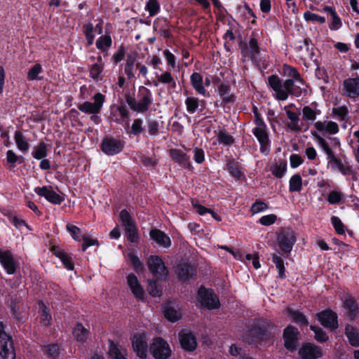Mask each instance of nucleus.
<instances>
[{"label":"nucleus","instance_id":"1","mask_svg":"<svg viewBox=\"0 0 359 359\" xmlns=\"http://www.w3.org/2000/svg\"><path fill=\"white\" fill-rule=\"evenodd\" d=\"M268 84L276 93L278 100H286L289 94L295 97H299L302 94V86L294 84V80L286 79L283 83L278 75L269 76Z\"/></svg>","mask_w":359,"mask_h":359},{"label":"nucleus","instance_id":"2","mask_svg":"<svg viewBox=\"0 0 359 359\" xmlns=\"http://www.w3.org/2000/svg\"><path fill=\"white\" fill-rule=\"evenodd\" d=\"M273 326L266 319H260L248 330L243 337V341L250 345L265 344V341L271 337Z\"/></svg>","mask_w":359,"mask_h":359},{"label":"nucleus","instance_id":"3","mask_svg":"<svg viewBox=\"0 0 359 359\" xmlns=\"http://www.w3.org/2000/svg\"><path fill=\"white\" fill-rule=\"evenodd\" d=\"M149 270L152 273L155 280H154V290L152 292H162L158 288V282H166L168 278V270L162 259L157 255H151L147 260Z\"/></svg>","mask_w":359,"mask_h":359},{"label":"nucleus","instance_id":"4","mask_svg":"<svg viewBox=\"0 0 359 359\" xmlns=\"http://www.w3.org/2000/svg\"><path fill=\"white\" fill-rule=\"evenodd\" d=\"M256 35L257 32L253 31L248 41H241L239 43L242 57L244 60H250L253 62H257V58L261 52V48Z\"/></svg>","mask_w":359,"mask_h":359},{"label":"nucleus","instance_id":"5","mask_svg":"<svg viewBox=\"0 0 359 359\" xmlns=\"http://www.w3.org/2000/svg\"><path fill=\"white\" fill-rule=\"evenodd\" d=\"M259 123L252 129V134L255 136L260 144L261 153L268 155L270 152L271 141L269 137L268 128L264 121H259Z\"/></svg>","mask_w":359,"mask_h":359},{"label":"nucleus","instance_id":"6","mask_svg":"<svg viewBox=\"0 0 359 359\" xmlns=\"http://www.w3.org/2000/svg\"><path fill=\"white\" fill-rule=\"evenodd\" d=\"M175 273L179 281L187 283L196 278L197 266L189 262H181L175 266Z\"/></svg>","mask_w":359,"mask_h":359},{"label":"nucleus","instance_id":"7","mask_svg":"<svg viewBox=\"0 0 359 359\" xmlns=\"http://www.w3.org/2000/svg\"><path fill=\"white\" fill-rule=\"evenodd\" d=\"M0 355L4 359H15L13 341L5 332L3 323H0Z\"/></svg>","mask_w":359,"mask_h":359},{"label":"nucleus","instance_id":"8","mask_svg":"<svg viewBox=\"0 0 359 359\" xmlns=\"http://www.w3.org/2000/svg\"><path fill=\"white\" fill-rule=\"evenodd\" d=\"M119 216L128 240L131 243H137L138 241L137 229L130 214L127 210L123 209L120 212Z\"/></svg>","mask_w":359,"mask_h":359},{"label":"nucleus","instance_id":"9","mask_svg":"<svg viewBox=\"0 0 359 359\" xmlns=\"http://www.w3.org/2000/svg\"><path fill=\"white\" fill-rule=\"evenodd\" d=\"M150 352L155 359H167L171 354V349L166 341L156 337L150 345Z\"/></svg>","mask_w":359,"mask_h":359},{"label":"nucleus","instance_id":"10","mask_svg":"<svg viewBox=\"0 0 359 359\" xmlns=\"http://www.w3.org/2000/svg\"><path fill=\"white\" fill-rule=\"evenodd\" d=\"M93 102L86 101L78 105V109L85 114H98L105 102V96L97 93L93 96Z\"/></svg>","mask_w":359,"mask_h":359},{"label":"nucleus","instance_id":"11","mask_svg":"<svg viewBox=\"0 0 359 359\" xmlns=\"http://www.w3.org/2000/svg\"><path fill=\"white\" fill-rule=\"evenodd\" d=\"M278 243L280 249L285 253H290L296 242L294 232L287 228L282 229L278 233Z\"/></svg>","mask_w":359,"mask_h":359},{"label":"nucleus","instance_id":"12","mask_svg":"<svg viewBox=\"0 0 359 359\" xmlns=\"http://www.w3.org/2000/svg\"><path fill=\"white\" fill-rule=\"evenodd\" d=\"M0 264L6 273L9 275L15 273L19 268V262L10 250L0 249Z\"/></svg>","mask_w":359,"mask_h":359},{"label":"nucleus","instance_id":"13","mask_svg":"<svg viewBox=\"0 0 359 359\" xmlns=\"http://www.w3.org/2000/svg\"><path fill=\"white\" fill-rule=\"evenodd\" d=\"M137 99L139 101L137 102V112L144 113L153 103L152 93L149 88L141 86L138 88Z\"/></svg>","mask_w":359,"mask_h":359},{"label":"nucleus","instance_id":"14","mask_svg":"<svg viewBox=\"0 0 359 359\" xmlns=\"http://www.w3.org/2000/svg\"><path fill=\"white\" fill-rule=\"evenodd\" d=\"M148 339L144 332L137 333L132 338L133 351L141 359L147 357Z\"/></svg>","mask_w":359,"mask_h":359},{"label":"nucleus","instance_id":"15","mask_svg":"<svg viewBox=\"0 0 359 359\" xmlns=\"http://www.w3.org/2000/svg\"><path fill=\"white\" fill-rule=\"evenodd\" d=\"M34 192L37 195L44 197L48 202L55 205H60L65 200L64 197L57 194L51 186L35 187Z\"/></svg>","mask_w":359,"mask_h":359},{"label":"nucleus","instance_id":"16","mask_svg":"<svg viewBox=\"0 0 359 359\" xmlns=\"http://www.w3.org/2000/svg\"><path fill=\"white\" fill-rule=\"evenodd\" d=\"M123 147V141L113 137L104 138L101 144L102 151L109 156H113L120 153Z\"/></svg>","mask_w":359,"mask_h":359},{"label":"nucleus","instance_id":"17","mask_svg":"<svg viewBox=\"0 0 359 359\" xmlns=\"http://www.w3.org/2000/svg\"><path fill=\"white\" fill-rule=\"evenodd\" d=\"M302 359H318L323 355L322 349L311 343H306L299 350Z\"/></svg>","mask_w":359,"mask_h":359},{"label":"nucleus","instance_id":"18","mask_svg":"<svg viewBox=\"0 0 359 359\" xmlns=\"http://www.w3.org/2000/svg\"><path fill=\"white\" fill-rule=\"evenodd\" d=\"M170 22L164 18H158L154 22V29L165 39H172Z\"/></svg>","mask_w":359,"mask_h":359},{"label":"nucleus","instance_id":"19","mask_svg":"<svg viewBox=\"0 0 359 359\" xmlns=\"http://www.w3.org/2000/svg\"><path fill=\"white\" fill-rule=\"evenodd\" d=\"M319 322L325 327L334 330L338 327L337 314L331 310H325L318 314Z\"/></svg>","mask_w":359,"mask_h":359},{"label":"nucleus","instance_id":"20","mask_svg":"<svg viewBox=\"0 0 359 359\" xmlns=\"http://www.w3.org/2000/svg\"><path fill=\"white\" fill-rule=\"evenodd\" d=\"M163 314L165 318L172 323L178 321L182 317L178 304L171 301L165 304L163 306Z\"/></svg>","mask_w":359,"mask_h":359},{"label":"nucleus","instance_id":"21","mask_svg":"<svg viewBox=\"0 0 359 359\" xmlns=\"http://www.w3.org/2000/svg\"><path fill=\"white\" fill-rule=\"evenodd\" d=\"M298 334L299 332L294 327L290 325L285 329L283 338L286 348L290 351L296 348Z\"/></svg>","mask_w":359,"mask_h":359},{"label":"nucleus","instance_id":"22","mask_svg":"<svg viewBox=\"0 0 359 359\" xmlns=\"http://www.w3.org/2000/svg\"><path fill=\"white\" fill-rule=\"evenodd\" d=\"M179 340L182 347L186 351H193L196 348V339L191 332L181 331L179 333Z\"/></svg>","mask_w":359,"mask_h":359},{"label":"nucleus","instance_id":"23","mask_svg":"<svg viewBox=\"0 0 359 359\" xmlns=\"http://www.w3.org/2000/svg\"><path fill=\"white\" fill-rule=\"evenodd\" d=\"M344 95L350 98L359 96V78H348L344 81Z\"/></svg>","mask_w":359,"mask_h":359},{"label":"nucleus","instance_id":"24","mask_svg":"<svg viewBox=\"0 0 359 359\" xmlns=\"http://www.w3.org/2000/svg\"><path fill=\"white\" fill-rule=\"evenodd\" d=\"M203 306L208 309H217L219 306V297L216 293H198Z\"/></svg>","mask_w":359,"mask_h":359},{"label":"nucleus","instance_id":"25","mask_svg":"<svg viewBox=\"0 0 359 359\" xmlns=\"http://www.w3.org/2000/svg\"><path fill=\"white\" fill-rule=\"evenodd\" d=\"M170 156L172 161L177 163L182 168H190L191 167L189 156L182 150L171 149L170 150Z\"/></svg>","mask_w":359,"mask_h":359},{"label":"nucleus","instance_id":"26","mask_svg":"<svg viewBox=\"0 0 359 359\" xmlns=\"http://www.w3.org/2000/svg\"><path fill=\"white\" fill-rule=\"evenodd\" d=\"M317 131L323 134L335 135L339 132L338 124L334 121H317L314 123Z\"/></svg>","mask_w":359,"mask_h":359},{"label":"nucleus","instance_id":"27","mask_svg":"<svg viewBox=\"0 0 359 359\" xmlns=\"http://www.w3.org/2000/svg\"><path fill=\"white\" fill-rule=\"evenodd\" d=\"M218 93L222 98V102L226 105L228 104H233L236 101V96L234 94L231 93V88L229 85L221 83L217 86Z\"/></svg>","mask_w":359,"mask_h":359},{"label":"nucleus","instance_id":"28","mask_svg":"<svg viewBox=\"0 0 359 359\" xmlns=\"http://www.w3.org/2000/svg\"><path fill=\"white\" fill-rule=\"evenodd\" d=\"M332 168L338 170L343 175H353L354 171L350 165L343 163L342 161L334 156L327 160Z\"/></svg>","mask_w":359,"mask_h":359},{"label":"nucleus","instance_id":"29","mask_svg":"<svg viewBox=\"0 0 359 359\" xmlns=\"http://www.w3.org/2000/svg\"><path fill=\"white\" fill-rule=\"evenodd\" d=\"M129 117V111L124 105L117 107L115 111H111L110 116H109V121L110 123L115 122L116 123H121L124 119Z\"/></svg>","mask_w":359,"mask_h":359},{"label":"nucleus","instance_id":"30","mask_svg":"<svg viewBox=\"0 0 359 359\" xmlns=\"http://www.w3.org/2000/svg\"><path fill=\"white\" fill-rule=\"evenodd\" d=\"M190 82L194 89L200 95L206 96L208 92L203 86V76L198 72H194L190 76Z\"/></svg>","mask_w":359,"mask_h":359},{"label":"nucleus","instance_id":"31","mask_svg":"<svg viewBox=\"0 0 359 359\" xmlns=\"http://www.w3.org/2000/svg\"><path fill=\"white\" fill-rule=\"evenodd\" d=\"M97 62L93 64L89 70V76L95 81L102 80V74L104 70V63L101 55L97 57Z\"/></svg>","mask_w":359,"mask_h":359},{"label":"nucleus","instance_id":"32","mask_svg":"<svg viewBox=\"0 0 359 359\" xmlns=\"http://www.w3.org/2000/svg\"><path fill=\"white\" fill-rule=\"evenodd\" d=\"M151 238L158 245L163 247H169L171 245V241L168 236L159 229H152L150 231Z\"/></svg>","mask_w":359,"mask_h":359},{"label":"nucleus","instance_id":"33","mask_svg":"<svg viewBox=\"0 0 359 359\" xmlns=\"http://www.w3.org/2000/svg\"><path fill=\"white\" fill-rule=\"evenodd\" d=\"M287 169V161L284 159H279L271 166L270 171L276 178L280 179L285 175Z\"/></svg>","mask_w":359,"mask_h":359},{"label":"nucleus","instance_id":"34","mask_svg":"<svg viewBox=\"0 0 359 359\" xmlns=\"http://www.w3.org/2000/svg\"><path fill=\"white\" fill-rule=\"evenodd\" d=\"M72 335L76 341L84 343L88 338L89 331L81 323H77L72 330Z\"/></svg>","mask_w":359,"mask_h":359},{"label":"nucleus","instance_id":"35","mask_svg":"<svg viewBox=\"0 0 359 359\" xmlns=\"http://www.w3.org/2000/svg\"><path fill=\"white\" fill-rule=\"evenodd\" d=\"M54 255L58 257L61 262L63 263L65 267L68 270H73L74 268V264L72 261V257L65 252L63 250L60 248H53V249Z\"/></svg>","mask_w":359,"mask_h":359},{"label":"nucleus","instance_id":"36","mask_svg":"<svg viewBox=\"0 0 359 359\" xmlns=\"http://www.w3.org/2000/svg\"><path fill=\"white\" fill-rule=\"evenodd\" d=\"M226 169L231 175L237 180L245 177L243 172L240 169L238 162L236 161L234 158H231L227 161Z\"/></svg>","mask_w":359,"mask_h":359},{"label":"nucleus","instance_id":"37","mask_svg":"<svg viewBox=\"0 0 359 359\" xmlns=\"http://www.w3.org/2000/svg\"><path fill=\"white\" fill-rule=\"evenodd\" d=\"M283 69L284 74L287 76L290 77V79L294 80V83L296 82L302 86L304 84V81L302 77L301 74L299 73L297 68L289 65L285 64L283 67Z\"/></svg>","mask_w":359,"mask_h":359},{"label":"nucleus","instance_id":"38","mask_svg":"<svg viewBox=\"0 0 359 359\" xmlns=\"http://www.w3.org/2000/svg\"><path fill=\"white\" fill-rule=\"evenodd\" d=\"M345 334L351 346H359V330L357 328L347 325L345 328Z\"/></svg>","mask_w":359,"mask_h":359},{"label":"nucleus","instance_id":"39","mask_svg":"<svg viewBox=\"0 0 359 359\" xmlns=\"http://www.w3.org/2000/svg\"><path fill=\"white\" fill-rule=\"evenodd\" d=\"M39 305V313L40 318V323L45 327L50 325L52 322V316L50 312L48 311L46 305L41 302H38Z\"/></svg>","mask_w":359,"mask_h":359},{"label":"nucleus","instance_id":"40","mask_svg":"<svg viewBox=\"0 0 359 359\" xmlns=\"http://www.w3.org/2000/svg\"><path fill=\"white\" fill-rule=\"evenodd\" d=\"M109 353L111 359H127L126 350L113 342H110Z\"/></svg>","mask_w":359,"mask_h":359},{"label":"nucleus","instance_id":"41","mask_svg":"<svg viewBox=\"0 0 359 359\" xmlns=\"http://www.w3.org/2000/svg\"><path fill=\"white\" fill-rule=\"evenodd\" d=\"M14 139L19 150L24 153L28 151L29 149V139L26 138L21 131H15Z\"/></svg>","mask_w":359,"mask_h":359},{"label":"nucleus","instance_id":"42","mask_svg":"<svg viewBox=\"0 0 359 359\" xmlns=\"http://www.w3.org/2000/svg\"><path fill=\"white\" fill-rule=\"evenodd\" d=\"M311 135L315 137L318 144L320 146L322 149L327 155V160L330 159L331 157L334 156L333 151L329 146L327 142L320 135L317 133L316 131H311Z\"/></svg>","mask_w":359,"mask_h":359},{"label":"nucleus","instance_id":"43","mask_svg":"<svg viewBox=\"0 0 359 359\" xmlns=\"http://www.w3.org/2000/svg\"><path fill=\"white\" fill-rule=\"evenodd\" d=\"M97 49L103 53H107L112 45V39L109 34H105L100 36L95 43Z\"/></svg>","mask_w":359,"mask_h":359},{"label":"nucleus","instance_id":"44","mask_svg":"<svg viewBox=\"0 0 359 359\" xmlns=\"http://www.w3.org/2000/svg\"><path fill=\"white\" fill-rule=\"evenodd\" d=\"M320 114L319 109L314 110L310 106H304L302 109V118L309 123H313L318 114Z\"/></svg>","mask_w":359,"mask_h":359},{"label":"nucleus","instance_id":"45","mask_svg":"<svg viewBox=\"0 0 359 359\" xmlns=\"http://www.w3.org/2000/svg\"><path fill=\"white\" fill-rule=\"evenodd\" d=\"M344 307L347 311V314L351 320H354L357 317L358 308L355 301L351 299H346L344 302Z\"/></svg>","mask_w":359,"mask_h":359},{"label":"nucleus","instance_id":"46","mask_svg":"<svg viewBox=\"0 0 359 359\" xmlns=\"http://www.w3.org/2000/svg\"><path fill=\"white\" fill-rule=\"evenodd\" d=\"M32 156L37 160L43 159L48 155L47 144L41 142L34 147V151L32 154Z\"/></svg>","mask_w":359,"mask_h":359},{"label":"nucleus","instance_id":"47","mask_svg":"<svg viewBox=\"0 0 359 359\" xmlns=\"http://www.w3.org/2000/svg\"><path fill=\"white\" fill-rule=\"evenodd\" d=\"M302 189V178L299 174L292 175L289 181V191L299 192Z\"/></svg>","mask_w":359,"mask_h":359},{"label":"nucleus","instance_id":"48","mask_svg":"<svg viewBox=\"0 0 359 359\" xmlns=\"http://www.w3.org/2000/svg\"><path fill=\"white\" fill-rule=\"evenodd\" d=\"M332 112L334 116L337 117L339 121H347L349 111L346 106L334 107Z\"/></svg>","mask_w":359,"mask_h":359},{"label":"nucleus","instance_id":"49","mask_svg":"<svg viewBox=\"0 0 359 359\" xmlns=\"http://www.w3.org/2000/svg\"><path fill=\"white\" fill-rule=\"evenodd\" d=\"M135 61L136 57L135 55H128L124 67V72L129 79L133 78L135 76L133 73V67L135 63Z\"/></svg>","mask_w":359,"mask_h":359},{"label":"nucleus","instance_id":"50","mask_svg":"<svg viewBox=\"0 0 359 359\" xmlns=\"http://www.w3.org/2000/svg\"><path fill=\"white\" fill-rule=\"evenodd\" d=\"M156 79L158 82L163 84H168L171 88H176V82L169 72H165L161 75H157Z\"/></svg>","mask_w":359,"mask_h":359},{"label":"nucleus","instance_id":"51","mask_svg":"<svg viewBox=\"0 0 359 359\" xmlns=\"http://www.w3.org/2000/svg\"><path fill=\"white\" fill-rule=\"evenodd\" d=\"M217 140L219 144L229 146L234 142V138L226 130H219L217 135Z\"/></svg>","mask_w":359,"mask_h":359},{"label":"nucleus","instance_id":"52","mask_svg":"<svg viewBox=\"0 0 359 359\" xmlns=\"http://www.w3.org/2000/svg\"><path fill=\"white\" fill-rule=\"evenodd\" d=\"M42 72V67L40 64L36 63L32 66L27 72V79L28 81L41 80V77L39 74Z\"/></svg>","mask_w":359,"mask_h":359},{"label":"nucleus","instance_id":"53","mask_svg":"<svg viewBox=\"0 0 359 359\" xmlns=\"http://www.w3.org/2000/svg\"><path fill=\"white\" fill-rule=\"evenodd\" d=\"M127 282L132 292H144L137 276L135 274H128L127 276Z\"/></svg>","mask_w":359,"mask_h":359},{"label":"nucleus","instance_id":"54","mask_svg":"<svg viewBox=\"0 0 359 359\" xmlns=\"http://www.w3.org/2000/svg\"><path fill=\"white\" fill-rule=\"evenodd\" d=\"M288 313L292 320L301 325L306 326L308 325L307 320L305 316L298 311H294L288 309Z\"/></svg>","mask_w":359,"mask_h":359},{"label":"nucleus","instance_id":"55","mask_svg":"<svg viewBox=\"0 0 359 359\" xmlns=\"http://www.w3.org/2000/svg\"><path fill=\"white\" fill-rule=\"evenodd\" d=\"M144 128L143 127V120L141 118H135L134 119L131 126L130 134L135 136H139L144 131Z\"/></svg>","mask_w":359,"mask_h":359},{"label":"nucleus","instance_id":"56","mask_svg":"<svg viewBox=\"0 0 359 359\" xmlns=\"http://www.w3.org/2000/svg\"><path fill=\"white\" fill-rule=\"evenodd\" d=\"M272 262L275 264L276 269L278 271V276L280 278L285 276V266L283 259L278 255L273 254L272 255Z\"/></svg>","mask_w":359,"mask_h":359},{"label":"nucleus","instance_id":"57","mask_svg":"<svg viewBox=\"0 0 359 359\" xmlns=\"http://www.w3.org/2000/svg\"><path fill=\"white\" fill-rule=\"evenodd\" d=\"M185 104L187 111L192 114H194L199 106V100L196 97H188L185 100Z\"/></svg>","mask_w":359,"mask_h":359},{"label":"nucleus","instance_id":"58","mask_svg":"<svg viewBox=\"0 0 359 359\" xmlns=\"http://www.w3.org/2000/svg\"><path fill=\"white\" fill-rule=\"evenodd\" d=\"M139 158L144 166L154 168L158 164V160L154 155L149 156L146 154H140Z\"/></svg>","mask_w":359,"mask_h":359},{"label":"nucleus","instance_id":"59","mask_svg":"<svg viewBox=\"0 0 359 359\" xmlns=\"http://www.w3.org/2000/svg\"><path fill=\"white\" fill-rule=\"evenodd\" d=\"M43 351L45 354L53 358H56L60 353L59 346L55 344L44 346L43 347Z\"/></svg>","mask_w":359,"mask_h":359},{"label":"nucleus","instance_id":"60","mask_svg":"<svg viewBox=\"0 0 359 359\" xmlns=\"http://www.w3.org/2000/svg\"><path fill=\"white\" fill-rule=\"evenodd\" d=\"M66 228L74 241H80L82 239L83 235H82L81 230L78 226L67 224Z\"/></svg>","mask_w":359,"mask_h":359},{"label":"nucleus","instance_id":"61","mask_svg":"<svg viewBox=\"0 0 359 359\" xmlns=\"http://www.w3.org/2000/svg\"><path fill=\"white\" fill-rule=\"evenodd\" d=\"M83 244L81 245L82 252H85L89 247L93 245H99V241L96 238H92L87 233L82 236Z\"/></svg>","mask_w":359,"mask_h":359},{"label":"nucleus","instance_id":"62","mask_svg":"<svg viewBox=\"0 0 359 359\" xmlns=\"http://www.w3.org/2000/svg\"><path fill=\"white\" fill-rule=\"evenodd\" d=\"M145 8L149 12V16L156 15L160 11V5L158 0H149Z\"/></svg>","mask_w":359,"mask_h":359},{"label":"nucleus","instance_id":"63","mask_svg":"<svg viewBox=\"0 0 359 359\" xmlns=\"http://www.w3.org/2000/svg\"><path fill=\"white\" fill-rule=\"evenodd\" d=\"M344 198V195L339 191H331L327 198V201L330 204H338Z\"/></svg>","mask_w":359,"mask_h":359},{"label":"nucleus","instance_id":"64","mask_svg":"<svg viewBox=\"0 0 359 359\" xmlns=\"http://www.w3.org/2000/svg\"><path fill=\"white\" fill-rule=\"evenodd\" d=\"M331 223L338 234L343 235L345 233V226L338 217L332 216L331 217Z\"/></svg>","mask_w":359,"mask_h":359}]
</instances>
